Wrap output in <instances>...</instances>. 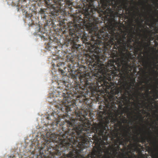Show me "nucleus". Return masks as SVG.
Instances as JSON below:
<instances>
[{
	"mask_svg": "<svg viewBox=\"0 0 158 158\" xmlns=\"http://www.w3.org/2000/svg\"><path fill=\"white\" fill-rule=\"evenodd\" d=\"M84 113H77L75 119L65 121L63 126L60 123L62 131L57 135L47 133L46 150L51 156L48 157L44 155V158H58L61 154L64 157L59 158H89L82 154L83 149L89 142L91 137L89 136L92 134L89 128L90 121L86 117L88 112L85 111Z\"/></svg>",
	"mask_w": 158,
	"mask_h": 158,
	"instance_id": "nucleus-1",
	"label": "nucleus"
},
{
	"mask_svg": "<svg viewBox=\"0 0 158 158\" xmlns=\"http://www.w3.org/2000/svg\"><path fill=\"white\" fill-rule=\"evenodd\" d=\"M82 11V14L74 18L73 22H72L68 24L69 31L66 30L63 32L66 36V38L73 43V48L76 51H78L79 44H76L79 38H81L83 43L86 45L88 52L87 55L90 59L89 62V68L91 70V75L87 77L85 74L81 71L76 72L74 74V78L80 82V86L82 89H85L86 87L83 84V82L86 80H93L96 75L94 73L99 72L104 66L103 63L100 60V57H102L100 40L96 38V33H98V25L94 24L96 20L91 16Z\"/></svg>",
	"mask_w": 158,
	"mask_h": 158,
	"instance_id": "nucleus-2",
	"label": "nucleus"
},
{
	"mask_svg": "<svg viewBox=\"0 0 158 158\" xmlns=\"http://www.w3.org/2000/svg\"><path fill=\"white\" fill-rule=\"evenodd\" d=\"M122 89L121 88L114 89L113 91L112 89L110 92H108L109 95L107 98H105V102L104 106L100 105L99 106V109L102 110L100 111L98 113V117L102 120L99 123H94L90 125L89 128L92 133L91 135L92 136L95 145L93 149L96 148L100 149V147H102L105 145V143L108 142V137L110 136L115 132L109 133L108 126L107 124L109 123V120L111 122L115 123L114 127L118 128L120 124L122 123L119 121L118 117L119 115H122L124 111H121L117 110L115 106L118 102V98L115 95L119 93L122 94Z\"/></svg>",
	"mask_w": 158,
	"mask_h": 158,
	"instance_id": "nucleus-3",
	"label": "nucleus"
},
{
	"mask_svg": "<svg viewBox=\"0 0 158 158\" xmlns=\"http://www.w3.org/2000/svg\"><path fill=\"white\" fill-rule=\"evenodd\" d=\"M133 67L134 65L125 63L118 58L115 64L113 60L109 61L106 68L103 66L98 73H94L96 76L93 80H86L83 82V84L86 87V89H90L92 94L94 95L98 93L102 92L104 90L112 89L114 85V83L111 81L112 79L118 77V82L122 85L125 92L129 94L132 85H129L126 81V73L128 70L131 72Z\"/></svg>",
	"mask_w": 158,
	"mask_h": 158,
	"instance_id": "nucleus-4",
	"label": "nucleus"
},
{
	"mask_svg": "<svg viewBox=\"0 0 158 158\" xmlns=\"http://www.w3.org/2000/svg\"><path fill=\"white\" fill-rule=\"evenodd\" d=\"M83 6V12L89 15L90 18L92 17L96 22H93L97 25L98 19L94 15L96 12L103 21L105 25H109L108 22L112 19L114 22L118 23L115 17L121 18L125 16L123 13V9L127 11L126 14H131V8L128 6V0H81Z\"/></svg>",
	"mask_w": 158,
	"mask_h": 158,
	"instance_id": "nucleus-5",
	"label": "nucleus"
},
{
	"mask_svg": "<svg viewBox=\"0 0 158 158\" xmlns=\"http://www.w3.org/2000/svg\"><path fill=\"white\" fill-rule=\"evenodd\" d=\"M109 25H106L100 30L98 29V33H96V38L100 40L102 57L107 58H111L109 60L114 61V64L117 61L118 50L119 53H122L127 50V40L126 34L122 35L117 31L118 23L114 22V19L109 21ZM123 61V59L120 58ZM124 62V61H123Z\"/></svg>",
	"mask_w": 158,
	"mask_h": 158,
	"instance_id": "nucleus-6",
	"label": "nucleus"
},
{
	"mask_svg": "<svg viewBox=\"0 0 158 158\" xmlns=\"http://www.w3.org/2000/svg\"><path fill=\"white\" fill-rule=\"evenodd\" d=\"M124 130L125 132L123 134L114 132L111 137V142H107L105 143L104 146L100 147V149H93L92 152L89 154V157L91 158H134L122 157L127 152V147L131 150L129 147V144L127 145V143L129 142L130 143H132L130 139L127 137L128 135L130 137L131 134L129 132L130 130Z\"/></svg>",
	"mask_w": 158,
	"mask_h": 158,
	"instance_id": "nucleus-7",
	"label": "nucleus"
},
{
	"mask_svg": "<svg viewBox=\"0 0 158 158\" xmlns=\"http://www.w3.org/2000/svg\"><path fill=\"white\" fill-rule=\"evenodd\" d=\"M148 134L149 135V137L145 136L141 137L140 139L138 137L137 135L135 136V138H132V140L134 141V143H130L129 145V147L131 148V150L133 151H136L138 152H140L144 148L143 146L139 143V142L143 143H146V141L149 143L150 145L154 147L157 146V139L156 137H153L152 134V132L150 130L148 131Z\"/></svg>",
	"mask_w": 158,
	"mask_h": 158,
	"instance_id": "nucleus-8",
	"label": "nucleus"
},
{
	"mask_svg": "<svg viewBox=\"0 0 158 158\" xmlns=\"http://www.w3.org/2000/svg\"><path fill=\"white\" fill-rule=\"evenodd\" d=\"M62 96L63 97V100L62 101L63 105L60 106L58 108L59 110H60L62 111L65 114V115L66 116L70 117V115L69 114H71V113H69V112L73 110L74 109V107L75 106V104L74 102L72 101V100L71 101V99L70 98H67L65 96L66 94L65 93H63Z\"/></svg>",
	"mask_w": 158,
	"mask_h": 158,
	"instance_id": "nucleus-9",
	"label": "nucleus"
},
{
	"mask_svg": "<svg viewBox=\"0 0 158 158\" xmlns=\"http://www.w3.org/2000/svg\"><path fill=\"white\" fill-rule=\"evenodd\" d=\"M134 34L131 33L128 38L127 41V50L129 48H131L133 47V46L131 44L132 42H135V44L134 45L135 46V48L136 50V52L138 51L141 52L143 47V42L139 41V39L138 38L134 40L133 38H134Z\"/></svg>",
	"mask_w": 158,
	"mask_h": 158,
	"instance_id": "nucleus-10",
	"label": "nucleus"
},
{
	"mask_svg": "<svg viewBox=\"0 0 158 158\" xmlns=\"http://www.w3.org/2000/svg\"><path fill=\"white\" fill-rule=\"evenodd\" d=\"M58 84L59 88L61 89H65L67 91L70 89V85L69 83L64 81H62L61 82L60 81L59 83L58 82Z\"/></svg>",
	"mask_w": 158,
	"mask_h": 158,
	"instance_id": "nucleus-11",
	"label": "nucleus"
},
{
	"mask_svg": "<svg viewBox=\"0 0 158 158\" xmlns=\"http://www.w3.org/2000/svg\"><path fill=\"white\" fill-rule=\"evenodd\" d=\"M129 94H127V93L125 92L124 94H123L121 96L119 97L120 98L121 100L123 101V100H125L126 101L129 102V99L127 95Z\"/></svg>",
	"mask_w": 158,
	"mask_h": 158,
	"instance_id": "nucleus-12",
	"label": "nucleus"
},
{
	"mask_svg": "<svg viewBox=\"0 0 158 158\" xmlns=\"http://www.w3.org/2000/svg\"><path fill=\"white\" fill-rule=\"evenodd\" d=\"M145 32H146L150 36H152L153 35H155L156 33L155 31H153L152 30H150L149 29L147 26H146Z\"/></svg>",
	"mask_w": 158,
	"mask_h": 158,
	"instance_id": "nucleus-13",
	"label": "nucleus"
},
{
	"mask_svg": "<svg viewBox=\"0 0 158 158\" xmlns=\"http://www.w3.org/2000/svg\"><path fill=\"white\" fill-rule=\"evenodd\" d=\"M48 1L49 3H50L51 4H61V2L63 1L62 0H49Z\"/></svg>",
	"mask_w": 158,
	"mask_h": 158,
	"instance_id": "nucleus-14",
	"label": "nucleus"
},
{
	"mask_svg": "<svg viewBox=\"0 0 158 158\" xmlns=\"http://www.w3.org/2000/svg\"><path fill=\"white\" fill-rule=\"evenodd\" d=\"M139 16H144L145 18H146L147 19H146V25L149 26H150V24L149 23L150 22V20L149 19L147 18V16L146 14V13H145V14L144 15H143L142 14H139Z\"/></svg>",
	"mask_w": 158,
	"mask_h": 158,
	"instance_id": "nucleus-15",
	"label": "nucleus"
},
{
	"mask_svg": "<svg viewBox=\"0 0 158 158\" xmlns=\"http://www.w3.org/2000/svg\"><path fill=\"white\" fill-rule=\"evenodd\" d=\"M152 6V5H150V7L149 9L148 10V14L150 15V16L151 17L152 19H155V18H154V17L151 14V13H156V12L153 11V10H152V9L151 8Z\"/></svg>",
	"mask_w": 158,
	"mask_h": 158,
	"instance_id": "nucleus-16",
	"label": "nucleus"
},
{
	"mask_svg": "<svg viewBox=\"0 0 158 158\" xmlns=\"http://www.w3.org/2000/svg\"><path fill=\"white\" fill-rule=\"evenodd\" d=\"M143 73L144 74V77H142V81L141 83H145V80H147V78H148V77H147V76L146 74V72H145V71H143Z\"/></svg>",
	"mask_w": 158,
	"mask_h": 158,
	"instance_id": "nucleus-17",
	"label": "nucleus"
},
{
	"mask_svg": "<svg viewBox=\"0 0 158 158\" xmlns=\"http://www.w3.org/2000/svg\"><path fill=\"white\" fill-rule=\"evenodd\" d=\"M156 95H155L154 96V98H152V101H155V99H157V98H158V91H157L156 92Z\"/></svg>",
	"mask_w": 158,
	"mask_h": 158,
	"instance_id": "nucleus-18",
	"label": "nucleus"
},
{
	"mask_svg": "<svg viewBox=\"0 0 158 158\" xmlns=\"http://www.w3.org/2000/svg\"><path fill=\"white\" fill-rule=\"evenodd\" d=\"M121 121L122 123H127V120L125 117L123 116V118L121 119Z\"/></svg>",
	"mask_w": 158,
	"mask_h": 158,
	"instance_id": "nucleus-19",
	"label": "nucleus"
},
{
	"mask_svg": "<svg viewBox=\"0 0 158 158\" xmlns=\"http://www.w3.org/2000/svg\"><path fill=\"white\" fill-rule=\"evenodd\" d=\"M59 71L60 72H61V73L63 74L64 75V74L65 73L64 72V70H63L62 69H61V68H59L58 69Z\"/></svg>",
	"mask_w": 158,
	"mask_h": 158,
	"instance_id": "nucleus-20",
	"label": "nucleus"
},
{
	"mask_svg": "<svg viewBox=\"0 0 158 158\" xmlns=\"http://www.w3.org/2000/svg\"><path fill=\"white\" fill-rule=\"evenodd\" d=\"M17 157L15 156V155H14L13 154H11L9 156V158H14L15 157Z\"/></svg>",
	"mask_w": 158,
	"mask_h": 158,
	"instance_id": "nucleus-21",
	"label": "nucleus"
},
{
	"mask_svg": "<svg viewBox=\"0 0 158 158\" xmlns=\"http://www.w3.org/2000/svg\"><path fill=\"white\" fill-rule=\"evenodd\" d=\"M135 82V80L133 81H131V84L130 85H134Z\"/></svg>",
	"mask_w": 158,
	"mask_h": 158,
	"instance_id": "nucleus-22",
	"label": "nucleus"
},
{
	"mask_svg": "<svg viewBox=\"0 0 158 158\" xmlns=\"http://www.w3.org/2000/svg\"><path fill=\"white\" fill-rule=\"evenodd\" d=\"M156 63H158V61H156V60H154V61H153V64H154V65L155 66H156Z\"/></svg>",
	"mask_w": 158,
	"mask_h": 158,
	"instance_id": "nucleus-23",
	"label": "nucleus"
},
{
	"mask_svg": "<svg viewBox=\"0 0 158 158\" xmlns=\"http://www.w3.org/2000/svg\"><path fill=\"white\" fill-rule=\"evenodd\" d=\"M144 87H139V90H140L141 91H142L143 89L144 88Z\"/></svg>",
	"mask_w": 158,
	"mask_h": 158,
	"instance_id": "nucleus-24",
	"label": "nucleus"
},
{
	"mask_svg": "<svg viewBox=\"0 0 158 158\" xmlns=\"http://www.w3.org/2000/svg\"><path fill=\"white\" fill-rule=\"evenodd\" d=\"M143 63L144 64L146 65L147 64H148V63L147 61L143 60Z\"/></svg>",
	"mask_w": 158,
	"mask_h": 158,
	"instance_id": "nucleus-25",
	"label": "nucleus"
},
{
	"mask_svg": "<svg viewBox=\"0 0 158 158\" xmlns=\"http://www.w3.org/2000/svg\"><path fill=\"white\" fill-rule=\"evenodd\" d=\"M137 92H138V93L139 94V95L141 96V95L142 94V92H139V91L138 90H137Z\"/></svg>",
	"mask_w": 158,
	"mask_h": 158,
	"instance_id": "nucleus-26",
	"label": "nucleus"
},
{
	"mask_svg": "<svg viewBox=\"0 0 158 158\" xmlns=\"http://www.w3.org/2000/svg\"><path fill=\"white\" fill-rule=\"evenodd\" d=\"M150 38L152 40H154V38L152 37V36H150Z\"/></svg>",
	"mask_w": 158,
	"mask_h": 158,
	"instance_id": "nucleus-27",
	"label": "nucleus"
},
{
	"mask_svg": "<svg viewBox=\"0 0 158 158\" xmlns=\"http://www.w3.org/2000/svg\"><path fill=\"white\" fill-rule=\"evenodd\" d=\"M136 10H138V12L139 13V10L138 7H136Z\"/></svg>",
	"mask_w": 158,
	"mask_h": 158,
	"instance_id": "nucleus-28",
	"label": "nucleus"
},
{
	"mask_svg": "<svg viewBox=\"0 0 158 158\" xmlns=\"http://www.w3.org/2000/svg\"><path fill=\"white\" fill-rule=\"evenodd\" d=\"M62 64V63H59V64H57V66H59V65H61Z\"/></svg>",
	"mask_w": 158,
	"mask_h": 158,
	"instance_id": "nucleus-29",
	"label": "nucleus"
},
{
	"mask_svg": "<svg viewBox=\"0 0 158 158\" xmlns=\"http://www.w3.org/2000/svg\"><path fill=\"white\" fill-rule=\"evenodd\" d=\"M155 24V22H153L152 23L151 26L153 27V25Z\"/></svg>",
	"mask_w": 158,
	"mask_h": 158,
	"instance_id": "nucleus-30",
	"label": "nucleus"
},
{
	"mask_svg": "<svg viewBox=\"0 0 158 158\" xmlns=\"http://www.w3.org/2000/svg\"><path fill=\"white\" fill-rule=\"evenodd\" d=\"M129 122L131 123V124H132L133 123L132 121L131 120L129 121Z\"/></svg>",
	"mask_w": 158,
	"mask_h": 158,
	"instance_id": "nucleus-31",
	"label": "nucleus"
},
{
	"mask_svg": "<svg viewBox=\"0 0 158 158\" xmlns=\"http://www.w3.org/2000/svg\"><path fill=\"white\" fill-rule=\"evenodd\" d=\"M140 56L142 58V59L143 60V56H142V55H141V54L140 55Z\"/></svg>",
	"mask_w": 158,
	"mask_h": 158,
	"instance_id": "nucleus-32",
	"label": "nucleus"
},
{
	"mask_svg": "<svg viewBox=\"0 0 158 158\" xmlns=\"http://www.w3.org/2000/svg\"><path fill=\"white\" fill-rule=\"evenodd\" d=\"M67 69V68H66V67H65V68H64V70H65V72H66V71L65 70V69Z\"/></svg>",
	"mask_w": 158,
	"mask_h": 158,
	"instance_id": "nucleus-33",
	"label": "nucleus"
},
{
	"mask_svg": "<svg viewBox=\"0 0 158 158\" xmlns=\"http://www.w3.org/2000/svg\"><path fill=\"white\" fill-rule=\"evenodd\" d=\"M143 19H141V23H142V22H143Z\"/></svg>",
	"mask_w": 158,
	"mask_h": 158,
	"instance_id": "nucleus-34",
	"label": "nucleus"
},
{
	"mask_svg": "<svg viewBox=\"0 0 158 158\" xmlns=\"http://www.w3.org/2000/svg\"><path fill=\"white\" fill-rule=\"evenodd\" d=\"M149 45H150V44H147V46H148V47L149 46Z\"/></svg>",
	"mask_w": 158,
	"mask_h": 158,
	"instance_id": "nucleus-35",
	"label": "nucleus"
},
{
	"mask_svg": "<svg viewBox=\"0 0 158 158\" xmlns=\"http://www.w3.org/2000/svg\"><path fill=\"white\" fill-rule=\"evenodd\" d=\"M142 25V24L141 23L140 24V27H141V26Z\"/></svg>",
	"mask_w": 158,
	"mask_h": 158,
	"instance_id": "nucleus-36",
	"label": "nucleus"
},
{
	"mask_svg": "<svg viewBox=\"0 0 158 158\" xmlns=\"http://www.w3.org/2000/svg\"><path fill=\"white\" fill-rule=\"evenodd\" d=\"M156 58L158 60V56H156Z\"/></svg>",
	"mask_w": 158,
	"mask_h": 158,
	"instance_id": "nucleus-37",
	"label": "nucleus"
},
{
	"mask_svg": "<svg viewBox=\"0 0 158 158\" xmlns=\"http://www.w3.org/2000/svg\"><path fill=\"white\" fill-rule=\"evenodd\" d=\"M137 20L139 21V18H138V19H137Z\"/></svg>",
	"mask_w": 158,
	"mask_h": 158,
	"instance_id": "nucleus-38",
	"label": "nucleus"
},
{
	"mask_svg": "<svg viewBox=\"0 0 158 158\" xmlns=\"http://www.w3.org/2000/svg\"><path fill=\"white\" fill-rule=\"evenodd\" d=\"M153 71H154V72H156V71H155L154 70H153Z\"/></svg>",
	"mask_w": 158,
	"mask_h": 158,
	"instance_id": "nucleus-39",
	"label": "nucleus"
},
{
	"mask_svg": "<svg viewBox=\"0 0 158 158\" xmlns=\"http://www.w3.org/2000/svg\"><path fill=\"white\" fill-rule=\"evenodd\" d=\"M144 44H146L147 43H144Z\"/></svg>",
	"mask_w": 158,
	"mask_h": 158,
	"instance_id": "nucleus-40",
	"label": "nucleus"
},
{
	"mask_svg": "<svg viewBox=\"0 0 158 158\" xmlns=\"http://www.w3.org/2000/svg\"><path fill=\"white\" fill-rule=\"evenodd\" d=\"M143 94V95H144L145 94H143H143Z\"/></svg>",
	"mask_w": 158,
	"mask_h": 158,
	"instance_id": "nucleus-41",
	"label": "nucleus"
},
{
	"mask_svg": "<svg viewBox=\"0 0 158 158\" xmlns=\"http://www.w3.org/2000/svg\"><path fill=\"white\" fill-rule=\"evenodd\" d=\"M126 108L127 109H128V108L127 107H126Z\"/></svg>",
	"mask_w": 158,
	"mask_h": 158,
	"instance_id": "nucleus-42",
	"label": "nucleus"
},
{
	"mask_svg": "<svg viewBox=\"0 0 158 158\" xmlns=\"http://www.w3.org/2000/svg\"><path fill=\"white\" fill-rule=\"evenodd\" d=\"M133 3H135V2H133Z\"/></svg>",
	"mask_w": 158,
	"mask_h": 158,
	"instance_id": "nucleus-43",
	"label": "nucleus"
},
{
	"mask_svg": "<svg viewBox=\"0 0 158 158\" xmlns=\"http://www.w3.org/2000/svg\"><path fill=\"white\" fill-rule=\"evenodd\" d=\"M139 104L140 105V103H139Z\"/></svg>",
	"mask_w": 158,
	"mask_h": 158,
	"instance_id": "nucleus-44",
	"label": "nucleus"
},
{
	"mask_svg": "<svg viewBox=\"0 0 158 158\" xmlns=\"http://www.w3.org/2000/svg\"><path fill=\"white\" fill-rule=\"evenodd\" d=\"M121 117V116H120L119 118H120Z\"/></svg>",
	"mask_w": 158,
	"mask_h": 158,
	"instance_id": "nucleus-45",
	"label": "nucleus"
},
{
	"mask_svg": "<svg viewBox=\"0 0 158 158\" xmlns=\"http://www.w3.org/2000/svg\"><path fill=\"white\" fill-rule=\"evenodd\" d=\"M134 15L135 16V14H134Z\"/></svg>",
	"mask_w": 158,
	"mask_h": 158,
	"instance_id": "nucleus-46",
	"label": "nucleus"
},
{
	"mask_svg": "<svg viewBox=\"0 0 158 158\" xmlns=\"http://www.w3.org/2000/svg\"><path fill=\"white\" fill-rule=\"evenodd\" d=\"M140 117H142V116L141 115L140 116Z\"/></svg>",
	"mask_w": 158,
	"mask_h": 158,
	"instance_id": "nucleus-47",
	"label": "nucleus"
},
{
	"mask_svg": "<svg viewBox=\"0 0 158 158\" xmlns=\"http://www.w3.org/2000/svg\"><path fill=\"white\" fill-rule=\"evenodd\" d=\"M142 120L143 119V117L142 118Z\"/></svg>",
	"mask_w": 158,
	"mask_h": 158,
	"instance_id": "nucleus-48",
	"label": "nucleus"
}]
</instances>
